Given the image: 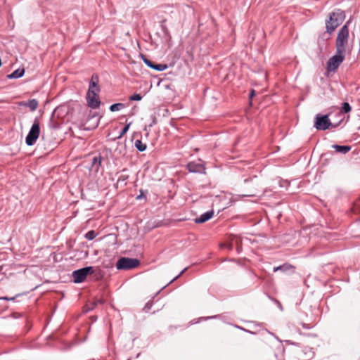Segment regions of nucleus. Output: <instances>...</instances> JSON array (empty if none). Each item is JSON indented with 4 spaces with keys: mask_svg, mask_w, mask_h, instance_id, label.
I'll return each mask as SVG.
<instances>
[{
    "mask_svg": "<svg viewBox=\"0 0 360 360\" xmlns=\"http://www.w3.org/2000/svg\"><path fill=\"white\" fill-rule=\"evenodd\" d=\"M349 21H347L339 30L335 41L336 52L345 56L349 40Z\"/></svg>",
    "mask_w": 360,
    "mask_h": 360,
    "instance_id": "f257e3e1",
    "label": "nucleus"
},
{
    "mask_svg": "<svg viewBox=\"0 0 360 360\" xmlns=\"http://www.w3.org/2000/svg\"><path fill=\"white\" fill-rule=\"evenodd\" d=\"M345 13L341 9H336L329 14V18L326 21V32L331 34L344 21Z\"/></svg>",
    "mask_w": 360,
    "mask_h": 360,
    "instance_id": "f03ea898",
    "label": "nucleus"
},
{
    "mask_svg": "<svg viewBox=\"0 0 360 360\" xmlns=\"http://www.w3.org/2000/svg\"><path fill=\"white\" fill-rule=\"evenodd\" d=\"M40 135V125L38 119H35L32 124L28 134L25 138V143L29 146H33Z\"/></svg>",
    "mask_w": 360,
    "mask_h": 360,
    "instance_id": "7ed1b4c3",
    "label": "nucleus"
},
{
    "mask_svg": "<svg viewBox=\"0 0 360 360\" xmlns=\"http://www.w3.org/2000/svg\"><path fill=\"white\" fill-rule=\"evenodd\" d=\"M140 261L136 258L121 257L116 263V268L119 270L131 269L138 266Z\"/></svg>",
    "mask_w": 360,
    "mask_h": 360,
    "instance_id": "20e7f679",
    "label": "nucleus"
},
{
    "mask_svg": "<svg viewBox=\"0 0 360 360\" xmlns=\"http://www.w3.org/2000/svg\"><path fill=\"white\" fill-rule=\"evenodd\" d=\"M95 272V267L86 266L72 272L73 281L75 283H80L83 282L89 274H92Z\"/></svg>",
    "mask_w": 360,
    "mask_h": 360,
    "instance_id": "39448f33",
    "label": "nucleus"
},
{
    "mask_svg": "<svg viewBox=\"0 0 360 360\" xmlns=\"http://www.w3.org/2000/svg\"><path fill=\"white\" fill-rule=\"evenodd\" d=\"M330 126L333 125L331 124L328 116L325 115L317 114L315 117L314 127L317 130L325 131L328 129Z\"/></svg>",
    "mask_w": 360,
    "mask_h": 360,
    "instance_id": "423d86ee",
    "label": "nucleus"
},
{
    "mask_svg": "<svg viewBox=\"0 0 360 360\" xmlns=\"http://www.w3.org/2000/svg\"><path fill=\"white\" fill-rule=\"evenodd\" d=\"M345 56L336 52L327 62V70L328 72L335 71L345 59Z\"/></svg>",
    "mask_w": 360,
    "mask_h": 360,
    "instance_id": "0eeeda50",
    "label": "nucleus"
},
{
    "mask_svg": "<svg viewBox=\"0 0 360 360\" xmlns=\"http://www.w3.org/2000/svg\"><path fill=\"white\" fill-rule=\"evenodd\" d=\"M97 91L88 90L86 93V102L89 108L92 109H97L100 107L101 101L99 99L98 93Z\"/></svg>",
    "mask_w": 360,
    "mask_h": 360,
    "instance_id": "6e6552de",
    "label": "nucleus"
},
{
    "mask_svg": "<svg viewBox=\"0 0 360 360\" xmlns=\"http://www.w3.org/2000/svg\"><path fill=\"white\" fill-rule=\"evenodd\" d=\"M187 169L192 173L205 174L206 167L205 164L199 160V162H190L186 165Z\"/></svg>",
    "mask_w": 360,
    "mask_h": 360,
    "instance_id": "1a4fd4ad",
    "label": "nucleus"
},
{
    "mask_svg": "<svg viewBox=\"0 0 360 360\" xmlns=\"http://www.w3.org/2000/svg\"><path fill=\"white\" fill-rule=\"evenodd\" d=\"M214 214L213 210L207 211L203 214H202L199 217L195 219V222L196 224H202L204 223L209 219H210Z\"/></svg>",
    "mask_w": 360,
    "mask_h": 360,
    "instance_id": "9d476101",
    "label": "nucleus"
},
{
    "mask_svg": "<svg viewBox=\"0 0 360 360\" xmlns=\"http://www.w3.org/2000/svg\"><path fill=\"white\" fill-rule=\"evenodd\" d=\"M98 77L97 75H92L91 79L89 82V86L88 90L91 91H100V88L98 86Z\"/></svg>",
    "mask_w": 360,
    "mask_h": 360,
    "instance_id": "9b49d317",
    "label": "nucleus"
},
{
    "mask_svg": "<svg viewBox=\"0 0 360 360\" xmlns=\"http://www.w3.org/2000/svg\"><path fill=\"white\" fill-rule=\"evenodd\" d=\"M332 148L335 150L337 153H342V154H346L351 150L350 146H340V145H333Z\"/></svg>",
    "mask_w": 360,
    "mask_h": 360,
    "instance_id": "f8f14e48",
    "label": "nucleus"
},
{
    "mask_svg": "<svg viewBox=\"0 0 360 360\" xmlns=\"http://www.w3.org/2000/svg\"><path fill=\"white\" fill-rule=\"evenodd\" d=\"M25 74L24 68H18L13 71L11 74L8 75L7 77L8 79H18L22 77Z\"/></svg>",
    "mask_w": 360,
    "mask_h": 360,
    "instance_id": "ddd939ff",
    "label": "nucleus"
},
{
    "mask_svg": "<svg viewBox=\"0 0 360 360\" xmlns=\"http://www.w3.org/2000/svg\"><path fill=\"white\" fill-rule=\"evenodd\" d=\"M293 269V266L289 264H283L282 265H280L278 266H276V267H274V272H276V271H283V272H285V271H288L290 269Z\"/></svg>",
    "mask_w": 360,
    "mask_h": 360,
    "instance_id": "4468645a",
    "label": "nucleus"
},
{
    "mask_svg": "<svg viewBox=\"0 0 360 360\" xmlns=\"http://www.w3.org/2000/svg\"><path fill=\"white\" fill-rule=\"evenodd\" d=\"M234 243H236L237 245L236 248H237L238 253H240L241 252V247L238 245L237 239L233 238V239H232L231 243H227V244H224L223 246L228 248L229 250H232Z\"/></svg>",
    "mask_w": 360,
    "mask_h": 360,
    "instance_id": "2eb2a0df",
    "label": "nucleus"
},
{
    "mask_svg": "<svg viewBox=\"0 0 360 360\" xmlns=\"http://www.w3.org/2000/svg\"><path fill=\"white\" fill-rule=\"evenodd\" d=\"M25 105L32 111H34L38 107V101L36 99H30L25 103Z\"/></svg>",
    "mask_w": 360,
    "mask_h": 360,
    "instance_id": "dca6fc26",
    "label": "nucleus"
},
{
    "mask_svg": "<svg viewBox=\"0 0 360 360\" xmlns=\"http://www.w3.org/2000/svg\"><path fill=\"white\" fill-rule=\"evenodd\" d=\"M124 107H125V105L124 103H114L110 106V110L111 112H115V111H118V110L123 109Z\"/></svg>",
    "mask_w": 360,
    "mask_h": 360,
    "instance_id": "f3484780",
    "label": "nucleus"
},
{
    "mask_svg": "<svg viewBox=\"0 0 360 360\" xmlns=\"http://www.w3.org/2000/svg\"><path fill=\"white\" fill-rule=\"evenodd\" d=\"M135 147L140 152H143L146 149V144L143 143L141 140H136Z\"/></svg>",
    "mask_w": 360,
    "mask_h": 360,
    "instance_id": "a211bd4d",
    "label": "nucleus"
},
{
    "mask_svg": "<svg viewBox=\"0 0 360 360\" xmlns=\"http://www.w3.org/2000/svg\"><path fill=\"white\" fill-rule=\"evenodd\" d=\"M351 110H352V107L349 105V103L347 102H345L342 105L340 111L342 113H347V112H350Z\"/></svg>",
    "mask_w": 360,
    "mask_h": 360,
    "instance_id": "6ab92c4d",
    "label": "nucleus"
},
{
    "mask_svg": "<svg viewBox=\"0 0 360 360\" xmlns=\"http://www.w3.org/2000/svg\"><path fill=\"white\" fill-rule=\"evenodd\" d=\"M167 68V65L163 63L155 64L153 69L157 71H163Z\"/></svg>",
    "mask_w": 360,
    "mask_h": 360,
    "instance_id": "aec40b11",
    "label": "nucleus"
},
{
    "mask_svg": "<svg viewBox=\"0 0 360 360\" xmlns=\"http://www.w3.org/2000/svg\"><path fill=\"white\" fill-rule=\"evenodd\" d=\"M96 236V233L94 231H89L85 234V238L89 240H91L94 239Z\"/></svg>",
    "mask_w": 360,
    "mask_h": 360,
    "instance_id": "412c9836",
    "label": "nucleus"
},
{
    "mask_svg": "<svg viewBox=\"0 0 360 360\" xmlns=\"http://www.w3.org/2000/svg\"><path fill=\"white\" fill-rule=\"evenodd\" d=\"M128 178H129V176L127 174L120 175L117 179V184L123 183L124 185H126Z\"/></svg>",
    "mask_w": 360,
    "mask_h": 360,
    "instance_id": "4be33fe9",
    "label": "nucleus"
},
{
    "mask_svg": "<svg viewBox=\"0 0 360 360\" xmlns=\"http://www.w3.org/2000/svg\"><path fill=\"white\" fill-rule=\"evenodd\" d=\"M141 58L144 62V63L149 68H152L153 69V67L154 65V63L152 62L151 60H150L149 59H148L146 56H144L143 55H141Z\"/></svg>",
    "mask_w": 360,
    "mask_h": 360,
    "instance_id": "5701e85b",
    "label": "nucleus"
},
{
    "mask_svg": "<svg viewBox=\"0 0 360 360\" xmlns=\"http://www.w3.org/2000/svg\"><path fill=\"white\" fill-rule=\"evenodd\" d=\"M91 165L100 166L101 165V156H95L93 158L91 161Z\"/></svg>",
    "mask_w": 360,
    "mask_h": 360,
    "instance_id": "b1692460",
    "label": "nucleus"
},
{
    "mask_svg": "<svg viewBox=\"0 0 360 360\" xmlns=\"http://www.w3.org/2000/svg\"><path fill=\"white\" fill-rule=\"evenodd\" d=\"M131 124V122H129L127 124H126V126L122 129L120 135L118 136V139H120L122 136H124V134H125L127 132L130 127Z\"/></svg>",
    "mask_w": 360,
    "mask_h": 360,
    "instance_id": "393cba45",
    "label": "nucleus"
},
{
    "mask_svg": "<svg viewBox=\"0 0 360 360\" xmlns=\"http://www.w3.org/2000/svg\"><path fill=\"white\" fill-rule=\"evenodd\" d=\"M142 99V96L139 94H134L129 97L130 101H139Z\"/></svg>",
    "mask_w": 360,
    "mask_h": 360,
    "instance_id": "a878e982",
    "label": "nucleus"
},
{
    "mask_svg": "<svg viewBox=\"0 0 360 360\" xmlns=\"http://www.w3.org/2000/svg\"><path fill=\"white\" fill-rule=\"evenodd\" d=\"M152 306H153V302H152V301H149V302H148L146 304V305H145V307H144V308H143V310H144L146 312H147V311H150V310L151 309Z\"/></svg>",
    "mask_w": 360,
    "mask_h": 360,
    "instance_id": "bb28decb",
    "label": "nucleus"
},
{
    "mask_svg": "<svg viewBox=\"0 0 360 360\" xmlns=\"http://www.w3.org/2000/svg\"><path fill=\"white\" fill-rule=\"evenodd\" d=\"M187 267L184 268L177 276H176L172 280L170 281L169 283H172V282L178 279L187 270Z\"/></svg>",
    "mask_w": 360,
    "mask_h": 360,
    "instance_id": "cd10ccee",
    "label": "nucleus"
},
{
    "mask_svg": "<svg viewBox=\"0 0 360 360\" xmlns=\"http://www.w3.org/2000/svg\"><path fill=\"white\" fill-rule=\"evenodd\" d=\"M141 193L140 195H139L137 197H136V199L139 200V199H141V198H145L146 196L145 195L143 194V192L142 190L140 191Z\"/></svg>",
    "mask_w": 360,
    "mask_h": 360,
    "instance_id": "c85d7f7f",
    "label": "nucleus"
},
{
    "mask_svg": "<svg viewBox=\"0 0 360 360\" xmlns=\"http://www.w3.org/2000/svg\"><path fill=\"white\" fill-rule=\"evenodd\" d=\"M255 95V90H252L251 93L250 94V99H252V97Z\"/></svg>",
    "mask_w": 360,
    "mask_h": 360,
    "instance_id": "c756f323",
    "label": "nucleus"
},
{
    "mask_svg": "<svg viewBox=\"0 0 360 360\" xmlns=\"http://www.w3.org/2000/svg\"><path fill=\"white\" fill-rule=\"evenodd\" d=\"M0 300H13L14 297L8 298L7 297H0Z\"/></svg>",
    "mask_w": 360,
    "mask_h": 360,
    "instance_id": "7c9ffc66",
    "label": "nucleus"
},
{
    "mask_svg": "<svg viewBox=\"0 0 360 360\" xmlns=\"http://www.w3.org/2000/svg\"><path fill=\"white\" fill-rule=\"evenodd\" d=\"M276 303H277V304H278V307L281 310H283V307H282L281 304L278 301H277V300H276Z\"/></svg>",
    "mask_w": 360,
    "mask_h": 360,
    "instance_id": "2f4dec72",
    "label": "nucleus"
},
{
    "mask_svg": "<svg viewBox=\"0 0 360 360\" xmlns=\"http://www.w3.org/2000/svg\"><path fill=\"white\" fill-rule=\"evenodd\" d=\"M302 327H303L304 328H306V329H309V328H310V327H309V326H308V325H307V324H306V323H302Z\"/></svg>",
    "mask_w": 360,
    "mask_h": 360,
    "instance_id": "473e14b6",
    "label": "nucleus"
},
{
    "mask_svg": "<svg viewBox=\"0 0 360 360\" xmlns=\"http://www.w3.org/2000/svg\"><path fill=\"white\" fill-rule=\"evenodd\" d=\"M240 328V329H242V330H243V328ZM244 330H245V329H244ZM245 331H246V332H248V333H252V334L254 333L253 332H252V331H249V330H245Z\"/></svg>",
    "mask_w": 360,
    "mask_h": 360,
    "instance_id": "72a5a7b5",
    "label": "nucleus"
},
{
    "mask_svg": "<svg viewBox=\"0 0 360 360\" xmlns=\"http://www.w3.org/2000/svg\"><path fill=\"white\" fill-rule=\"evenodd\" d=\"M97 302H99V303L102 304V303H103V301H102L101 300H98L97 301Z\"/></svg>",
    "mask_w": 360,
    "mask_h": 360,
    "instance_id": "f704fd0d",
    "label": "nucleus"
},
{
    "mask_svg": "<svg viewBox=\"0 0 360 360\" xmlns=\"http://www.w3.org/2000/svg\"><path fill=\"white\" fill-rule=\"evenodd\" d=\"M127 360H131L130 359H128Z\"/></svg>",
    "mask_w": 360,
    "mask_h": 360,
    "instance_id": "c9c22d12",
    "label": "nucleus"
}]
</instances>
